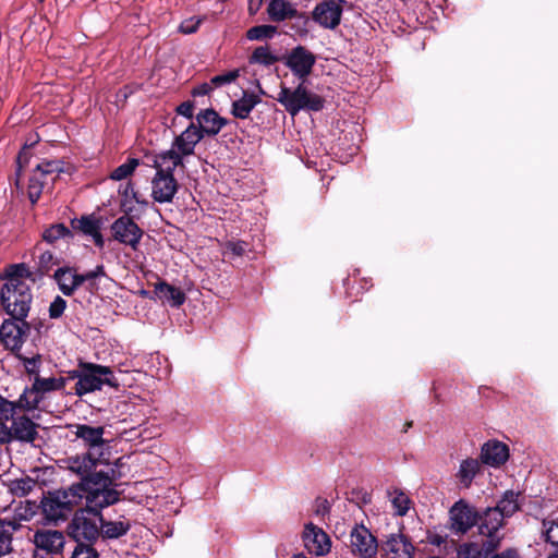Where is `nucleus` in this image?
Instances as JSON below:
<instances>
[{
	"label": "nucleus",
	"instance_id": "nucleus-27",
	"mask_svg": "<svg viewBox=\"0 0 558 558\" xmlns=\"http://www.w3.org/2000/svg\"><path fill=\"white\" fill-rule=\"evenodd\" d=\"M54 280L59 290L66 296L72 295L81 286L82 279L74 268L61 267L54 271Z\"/></svg>",
	"mask_w": 558,
	"mask_h": 558
},
{
	"label": "nucleus",
	"instance_id": "nucleus-60",
	"mask_svg": "<svg viewBox=\"0 0 558 558\" xmlns=\"http://www.w3.org/2000/svg\"><path fill=\"white\" fill-rule=\"evenodd\" d=\"M330 509V506H329V502L327 500H324L322 502V510H319L323 514H325L326 512H328Z\"/></svg>",
	"mask_w": 558,
	"mask_h": 558
},
{
	"label": "nucleus",
	"instance_id": "nucleus-29",
	"mask_svg": "<svg viewBox=\"0 0 558 558\" xmlns=\"http://www.w3.org/2000/svg\"><path fill=\"white\" fill-rule=\"evenodd\" d=\"M155 294L159 300L168 302L173 307H179L185 302V294L179 288L169 284L166 281H159L155 284Z\"/></svg>",
	"mask_w": 558,
	"mask_h": 558
},
{
	"label": "nucleus",
	"instance_id": "nucleus-7",
	"mask_svg": "<svg viewBox=\"0 0 558 558\" xmlns=\"http://www.w3.org/2000/svg\"><path fill=\"white\" fill-rule=\"evenodd\" d=\"M284 109L292 116H296L301 110L320 111L325 106V99L311 90H308L303 82L294 89L281 86L277 97Z\"/></svg>",
	"mask_w": 558,
	"mask_h": 558
},
{
	"label": "nucleus",
	"instance_id": "nucleus-61",
	"mask_svg": "<svg viewBox=\"0 0 558 558\" xmlns=\"http://www.w3.org/2000/svg\"><path fill=\"white\" fill-rule=\"evenodd\" d=\"M291 558H307L304 554H294Z\"/></svg>",
	"mask_w": 558,
	"mask_h": 558
},
{
	"label": "nucleus",
	"instance_id": "nucleus-58",
	"mask_svg": "<svg viewBox=\"0 0 558 558\" xmlns=\"http://www.w3.org/2000/svg\"><path fill=\"white\" fill-rule=\"evenodd\" d=\"M492 558H520L517 550L507 549L500 554L494 555Z\"/></svg>",
	"mask_w": 558,
	"mask_h": 558
},
{
	"label": "nucleus",
	"instance_id": "nucleus-40",
	"mask_svg": "<svg viewBox=\"0 0 558 558\" xmlns=\"http://www.w3.org/2000/svg\"><path fill=\"white\" fill-rule=\"evenodd\" d=\"M38 174L53 183L59 172L62 171V162L59 160H47L36 166Z\"/></svg>",
	"mask_w": 558,
	"mask_h": 558
},
{
	"label": "nucleus",
	"instance_id": "nucleus-38",
	"mask_svg": "<svg viewBox=\"0 0 558 558\" xmlns=\"http://www.w3.org/2000/svg\"><path fill=\"white\" fill-rule=\"evenodd\" d=\"M39 508H41V504L38 505L31 500L21 501L13 510L14 519L19 521H29L37 514Z\"/></svg>",
	"mask_w": 558,
	"mask_h": 558
},
{
	"label": "nucleus",
	"instance_id": "nucleus-24",
	"mask_svg": "<svg viewBox=\"0 0 558 558\" xmlns=\"http://www.w3.org/2000/svg\"><path fill=\"white\" fill-rule=\"evenodd\" d=\"M99 537L102 539H118L129 533L131 530L130 520L121 517L119 520H108L99 514Z\"/></svg>",
	"mask_w": 558,
	"mask_h": 558
},
{
	"label": "nucleus",
	"instance_id": "nucleus-53",
	"mask_svg": "<svg viewBox=\"0 0 558 558\" xmlns=\"http://www.w3.org/2000/svg\"><path fill=\"white\" fill-rule=\"evenodd\" d=\"M80 279H82V286L86 283V289L88 291L94 292L95 290L98 289V283L96 282L98 278L93 270H89L85 274H81Z\"/></svg>",
	"mask_w": 558,
	"mask_h": 558
},
{
	"label": "nucleus",
	"instance_id": "nucleus-54",
	"mask_svg": "<svg viewBox=\"0 0 558 558\" xmlns=\"http://www.w3.org/2000/svg\"><path fill=\"white\" fill-rule=\"evenodd\" d=\"M194 108H195L194 102L191 100H186V101H183L182 104H180L177 107L175 111L178 114L192 120L194 118Z\"/></svg>",
	"mask_w": 558,
	"mask_h": 558
},
{
	"label": "nucleus",
	"instance_id": "nucleus-55",
	"mask_svg": "<svg viewBox=\"0 0 558 558\" xmlns=\"http://www.w3.org/2000/svg\"><path fill=\"white\" fill-rule=\"evenodd\" d=\"M213 88L214 87H213L211 82L210 83H203V84L196 86L195 88H193L192 95L194 97L205 96V95H208L213 90Z\"/></svg>",
	"mask_w": 558,
	"mask_h": 558
},
{
	"label": "nucleus",
	"instance_id": "nucleus-17",
	"mask_svg": "<svg viewBox=\"0 0 558 558\" xmlns=\"http://www.w3.org/2000/svg\"><path fill=\"white\" fill-rule=\"evenodd\" d=\"M33 543L38 551L54 556L62 554L65 536L58 530L41 529L35 532Z\"/></svg>",
	"mask_w": 558,
	"mask_h": 558
},
{
	"label": "nucleus",
	"instance_id": "nucleus-4",
	"mask_svg": "<svg viewBox=\"0 0 558 558\" xmlns=\"http://www.w3.org/2000/svg\"><path fill=\"white\" fill-rule=\"evenodd\" d=\"M68 378L75 379L74 393L83 397L102 389L105 385L111 388H118L119 383L109 366L80 362L76 369L70 371Z\"/></svg>",
	"mask_w": 558,
	"mask_h": 558
},
{
	"label": "nucleus",
	"instance_id": "nucleus-12",
	"mask_svg": "<svg viewBox=\"0 0 558 558\" xmlns=\"http://www.w3.org/2000/svg\"><path fill=\"white\" fill-rule=\"evenodd\" d=\"M351 551L360 558H373L378 551L377 538L363 524H355L350 532Z\"/></svg>",
	"mask_w": 558,
	"mask_h": 558
},
{
	"label": "nucleus",
	"instance_id": "nucleus-45",
	"mask_svg": "<svg viewBox=\"0 0 558 558\" xmlns=\"http://www.w3.org/2000/svg\"><path fill=\"white\" fill-rule=\"evenodd\" d=\"M482 548L476 543H463L457 549V558H478Z\"/></svg>",
	"mask_w": 558,
	"mask_h": 558
},
{
	"label": "nucleus",
	"instance_id": "nucleus-3",
	"mask_svg": "<svg viewBox=\"0 0 558 558\" xmlns=\"http://www.w3.org/2000/svg\"><path fill=\"white\" fill-rule=\"evenodd\" d=\"M66 468L76 474L81 482L72 484L69 488H110L117 486L116 483L121 476V459H118L113 465L107 463L108 470L97 471V466L102 463L101 458L94 456L93 452H85L70 457L65 460Z\"/></svg>",
	"mask_w": 558,
	"mask_h": 558
},
{
	"label": "nucleus",
	"instance_id": "nucleus-13",
	"mask_svg": "<svg viewBox=\"0 0 558 558\" xmlns=\"http://www.w3.org/2000/svg\"><path fill=\"white\" fill-rule=\"evenodd\" d=\"M504 518L501 512L495 507L487 508L480 517L478 530L480 534L487 536L486 542L483 544L487 553L493 551L499 545L500 538L496 533L502 526Z\"/></svg>",
	"mask_w": 558,
	"mask_h": 558
},
{
	"label": "nucleus",
	"instance_id": "nucleus-36",
	"mask_svg": "<svg viewBox=\"0 0 558 558\" xmlns=\"http://www.w3.org/2000/svg\"><path fill=\"white\" fill-rule=\"evenodd\" d=\"M48 184H52V182H50L48 179H44L43 177H40L37 170L33 172L28 183V198L32 202V204L37 203L44 189Z\"/></svg>",
	"mask_w": 558,
	"mask_h": 558
},
{
	"label": "nucleus",
	"instance_id": "nucleus-22",
	"mask_svg": "<svg viewBox=\"0 0 558 558\" xmlns=\"http://www.w3.org/2000/svg\"><path fill=\"white\" fill-rule=\"evenodd\" d=\"M71 226L74 230L90 236L97 247L102 248L105 246V240L100 231L102 226L100 218L94 215L82 216L80 219L72 220Z\"/></svg>",
	"mask_w": 558,
	"mask_h": 558
},
{
	"label": "nucleus",
	"instance_id": "nucleus-44",
	"mask_svg": "<svg viewBox=\"0 0 558 558\" xmlns=\"http://www.w3.org/2000/svg\"><path fill=\"white\" fill-rule=\"evenodd\" d=\"M19 359L22 361L23 366L28 375L34 377L39 376L41 365V357L39 354H36L31 357L19 355Z\"/></svg>",
	"mask_w": 558,
	"mask_h": 558
},
{
	"label": "nucleus",
	"instance_id": "nucleus-39",
	"mask_svg": "<svg viewBox=\"0 0 558 558\" xmlns=\"http://www.w3.org/2000/svg\"><path fill=\"white\" fill-rule=\"evenodd\" d=\"M141 161L138 158H129L124 163L117 167L109 175V178L113 181H122L128 179L136 168L140 166Z\"/></svg>",
	"mask_w": 558,
	"mask_h": 558
},
{
	"label": "nucleus",
	"instance_id": "nucleus-25",
	"mask_svg": "<svg viewBox=\"0 0 558 558\" xmlns=\"http://www.w3.org/2000/svg\"><path fill=\"white\" fill-rule=\"evenodd\" d=\"M23 327L15 322L4 320L0 327V342L8 350H20L23 344Z\"/></svg>",
	"mask_w": 558,
	"mask_h": 558
},
{
	"label": "nucleus",
	"instance_id": "nucleus-33",
	"mask_svg": "<svg viewBox=\"0 0 558 558\" xmlns=\"http://www.w3.org/2000/svg\"><path fill=\"white\" fill-rule=\"evenodd\" d=\"M278 61L279 57L274 53L268 45L256 47L248 58L250 64H260L264 66H270Z\"/></svg>",
	"mask_w": 558,
	"mask_h": 558
},
{
	"label": "nucleus",
	"instance_id": "nucleus-48",
	"mask_svg": "<svg viewBox=\"0 0 558 558\" xmlns=\"http://www.w3.org/2000/svg\"><path fill=\"white\" fill-rule=\"evenodd\" d=\"M202 24V19L199 17H190L181 22L179 26V32L185 35L194 34L199 28Z\"/></svg>",
	"mask_w": 558,
	"mask_h": 558
},
{
	"label": "nucleus",
	"instance_id": "nucleus-23",
	"mask_svg": "<svg viewBox=\"0 0 558 558\" xmlns=\"http://www.w3.org/2000/svg\"><path fill=\"white\" fill-rule=\"evenodd\" d=\"M12 421L11 426L9 427L10 430V440L16 439L19 441L23 442H33L38 433L37 427L38 425L31 420L26 415H20L14 416Z\"/></svg>",
	"mask_w": 558,
	"mask_h": 558
},
{
	"label": "nucleus",
	"instance_id": "nucleus-56",
	"mask_svg": "<svg viewBox=\"0 0 558 558\" xmlns=\"http://www.w3.org/2000/svg\"><path fill=\"white\" fill-rule=\"evenodd\" d=\"M10 430L4 421L0 420V446L10 442Z\"/></svg>",
	"mask_w": 558,
	"mask_h": 558
},
{
	"label": "nucleus",
	"instance_id": "nucleus-34",
	"mask_svg": "<svg viewBox=\"0 0 558 558\" xmlns=\"http://www.w3.org/2000/svg\"><path fill=\"white\" fill-rule=\"evenodd\" d=\"M522 490H505L502 498L495 507L504 517L512 515L519 509V497Z\"/></svg>",
	"mask_w": 558,
	"mask_h": 558
},
{
	"label": "nucleus",
	"instance_id": "nucleus-19",
	"mask_svg": "<svg viewBox=\"0 0 558 558\" xmlns=\"http://www.w3.org/2000/svg\"><path fill=\"white\" fill-rule=\"evenodd\" d=\"M380 548L385 558H413L415 551L411 539L402 533L387 535Z\"/></svg>",
	"mask_w": 558,
	"mask_h": 558
},
{
	"label": "nucleus",
	"instance_id": "nucleus-14",
	"mask_svg": "<svg viewBox=\"0 0 558 558\" xmlns=\"http://www.w3.org/2000/svg\"><path fill=\"white\" fill-rule=\"evenodd\" d=\"M74 428L73 433L77 439L83 441L84 447L87 448L86 452H93L94 456L101 458L107 442L104 438L105 427L76 424Z\"/></svg>",
	"mask_w": 558,
	"mask_h": 558
},
{
	"label": "nucleus",
	"instance_id": "nucleus-1",
	"mask_svg": "<svg viewBox=\"0 0 558 558\" xmlns=\"http://www.w3.org/2000/svg\"><path fill=\"white\" fill-rule=\"evenodd\" d=\"M85 493L84 508L75 511L68 525L69 535L76 542L94 544L99 538V514L104 508L120 500L123 490H82Z\"/></svg>",
	"mask_w": 558,
	"mask_h": 558
},
{
	"label": "nucleus",
	"instance_id": "nucleus-11",
	"mask_svg": "<svg viewBox=\"0 0 558 558\" xmlns=\"http://www.w3.org/2000/svg\"><path fill=\"white\" fill-rule=\"evenodd\" d=\"M282 63L292 74L304 82L312 73L316 56L304 46H296L282 58Z\"/></svg>",
	"mask_w": 558,
	"mask_h": 558
},
{
	"label": "nucleus",
	"instance_id": "nucleus-62",
	"mask_svg": "<svg viewBox=\"0 0 558 558\" xmlns=\"http://www.w3.org/2000/svg\"><path fill=\"white\" fill-rule=\"evenodd\" d=\"M20 492H21V496H25L29 490L23 489V490H20Z\"/></svg>",
	"mask_w": 558,
	"mask_h": 558
},
{
	"label": "nucleus",
	"instance_id": "nucleus-37",
	"mask_svg": "<svg viewBox=\"0 0 558 558\" xmlns=\"http://www.w3.org/2000/svg\"><path fill=\"white\" fill-rule=\"evenodd\" d=\"M17 410L26 411V405L21 403V397L16 401H10L0 395V420L8 422L13 420Z\"/></svg>",
	"mask_w": 558,
	"mask_h": 558
},
{
	"label": "nucleus",
	"instance_id": "nucleus-52",
	"mask_svg": "<svg viewBox=\"0 0 558 558\" xmlns=\"http://www.w3.org/2000/svg\"><path fill=\"white\" fill-rule=\"evenodd\" d=\"M248 244L244 241H229L226 244V250L234 256H242L247 248Z\"/></svg>",
	"mask_w": 558,
	"mask_h": 558
},
{
	"label": "nucleus",
	"instance_id": "nucleus-59",
	"mask_svg": "<svg viewBox=\"0 0 558 558\" xmlns=\"http://www.w3.org/2000/svg\"><path fill=\"white\" fill-rule=\"evenodd\" d=\"M97 278L106 277L105 266L102 264L97 265L95 269H93Z\"/></svg>",
	"mask_w": 558,
	"mask_h": 558
},
{
	"label": "nucleus",
	"instance_id": "nucleus-35",
	"mask_svg": "<svg viewBox=\"0 0 558 558\" xmlns=\"http://www.w3.org/2000/svg\"><path fill=\"white\" fill-rule=\"evenodd\" d=\"M543 535L545 537V542L553 548L548 558H558V520H544Z\"/></svg>",
	"mask_w": 558,
	"mask_h": 558
},
{
	"label": "nucleus",
	"instance_id": "nucleus-8",
	"mask_svg": "<svg viewBox=\"0 0 558 558\" xmlns=\"http://www.w3.org/2000/svg\"><path fill=\"white\" fill-rule=\"evenodd\" d=\"M195 122H191L186 129L174 137L171 147L159 153L161 157L171 161L173 166L184 168L186 157L194 155L196 145L203 140Z\"/></svg>",
	"mask_w": 558,
	"mask_h": 558
},
{
	"label": "nucleus",
	"instance_id": "nucleus-47",
	"mask_svg": "<svg viewBox=\"0 0 558 558\" xmlns=\"http://www.w3.org/2000/svg\"><path fill=\"white\" fill-rule=\"evenodd\" d=\"M167 493H169V495L165 496L163 499H165V511L171 513H178L179 511V507L181 506V504L179 502V500L181 499V496H180V490H177V489H173V490H167Z\"/></svg>",
	"mask_w": 558,
	"mask_h": 558
},
{
	"label": "nucleus",
	"instance_id": "nucleus-49",
	"mask_svg": "<svg viewBox=\"0 0 558 558\" xmlns=\"http://www.w3.org/2000/svg\"><path fill=\"white\" fill-rule=\"evenodd\" d=\"M37 265H38V271L41 276L45 275L46 272H48L50 270L51 266L53 265L52 253L49 251L40 253V255L38 256Z\"/></svg>",
	"mask_w": 558,
	"mask_h": 558
},
{
	"label": "nucleus",
	"instance_id": "nucleus-9",
	"mask_svg": "<svg viewBox=\"0 0 558 558\" xmlns=\"http://www.w3.org/2000/svg\"><path fill=\"white\" fill-rule=\"evenodd\" d=\"M68 380L65 377H34L32 387L21 395V403L26 405V411L35 410L47 393L64 389Z\"/></svg>",
	"mask_w": 558,
	"mask_h": 558
},
{
	"label": "nucleus",
	"instance_id": "nucleus-63",
	"mask_svg": "<svg viewBox=\"0 0 558 558\" xmlns=\"http://www.w3.org/2000/svg\"><path fill=\"white\" fill-rule=\"evenodd\" d=\"M21 158H22V155L20 154L19 157H17L19 163L21 162Z\"/></svg>",
	"mask_w": 558,
	"mask_h": 558
},
{
	"label": "nucleus",
	"instance_id": "nucleus-21",
	"mask_svg": "<svg viewBox=\"0 0 558 558\" xmlns=\"http://www.w3.org/2000/svg\"><path fill=\"white\" fill-rule=\"evenodd\" d=\"M197 130L201 132L203 137L216 136L222 128L228 123V120L220 117L214 109L201 110L196 117Z\"/></svg>",
	"mask_w": 558,
	"mask_h": 558
},
{
	"label": "nucleus",
	"instance_id": "nucleus-51",
	"mask_svg": "<svg viewBox=\"0 0 558 558\" xmlns=\"http://www.w3.org/2000/svg\"><path fill=\"white\" fill-rule=\"evenodd\" d=\"M66 307V302L61 296H56L54 300L50 303L49 306V316L50 318H59L64 313Z\"/></svg>",
	"mask_w": 558,
	"mask_h": 558
},
{
	"label": "nucleus",
	"instance_id": "nucleus-5",
	"mask_svg": "<svg viewBox=\"0 0 558 558\" xmlns=\"http://www.w3.org/2000/svg\"><path fill=\"white\" fill-rule=\"evenodd\" d=\"M156 173L151 179V197L156 203H171L179 190V183L173 172L180 166H173L170 160L156 155L154 158Z\"/></svg>",
	"mask_w": 558,
	"mask_h": 558
},
{
	"label": "nucleus",
	"instance_id": "nucleus-18",
	"mask_svg": "<svg viewBox=\"0 0 558 558\" xmlns=\"http://www.w3.org/2000/svg\"><path fill=\"white\" fill-rule=\"evenodd\" d=\"M303 543L305 549L315 556H325L330 551L331 542L323 529L308 523L303 531Z\"/></svg>",
	"mask_w": 558,
	"mask_h": 558
},
{
	"label": "nucleus",
	"instance_id": "nucleus-50",
	"mask_svg": "<svg viewBox=\"0 0 558 558\" xmlns=\"http://www.w3.org/2000/svg\"><path fill=\"white\" fill-rule=\"evenodd\" d=\"M239 76V72L230 71L225 74L216 75L210 81L214 87H220L234 82Z\"/></svg>",
	"mask_w": 558,
	"mask_h": 558
},
{
	"label": "nucleus",
	"instance_id": "nucleus-32",
	"mask_svg": "<svg viewBox=\"0 0 558 558\" xmlns=\"http://www.w3.org/2000/svg\"><path fill=\"white\" fill-rule=\"evenodd\" d=\"M388 497L395 514L399 517L405 515L413 505L405 490H388Z\"/></svg>",
	"mask_w": 558,
	"mask_h": 558
},
{
	"label": "nucleus",
	"instance_id": "nucleus-20",
	"mask_svg": "<svg viewBox=\"0 0 558 558\" xmlns=\"http://www.w3.org/2000/svg\"><path fill=\"white\" fill-rule=\"evenodd\" d=\"M477 514L462 501L456 502L450 509V529L457 535L465 534L476 522Z\"/></svg>",
	"mask_w": 558,
	"mask_h": 558
},
{
	"label": "nucleus",
	"instance_id": "nucleus-46",
	"mask_svg": "<svg viewBox=\"0 0 558 558\" xmlns=\"http://www.w3.org/2000/svg\"><path fill=\"white\" fill-rule=\"evenodd\" d=\"M71 558H99V555L93 544L77 543Z\"/></svg>",
	"mask_w": 558,
	"mask_h": 558
},
{
	"label": "nucleus",
	"instance_id": "nucleus-15",
	"mask_svg": "<svg viewBox=\"0 0 558 558\" xmlns=\"http://www.w3.org/2000/svg\"><path fill=\"white\" fill-rule=\"evenodd\" d=\"M510 458L509 446L498 439H488L481 446L480 459L485 466L499 469Z\"/></svg>",
	"mask_w": 558,
	"mask_h": 558
},
{
	"label": "nucleus",
	"instance_id": "nucleus-42",
	"mask_svg": "<svg viewBox=\"0 0 558 558\" xmlns=\"http://www.w3.org/2000/svg\"><path fill=\"white\" fill-rule=\"evenodd\" d=\"M71 235V231L63 223L53 225L46 229L43 233V239L49 243H52L59 239Z\"/></svg>",
	"mask_w": 558,
	"mask_h": 558
},
{
	"label": "nucleus",
	"instance_id": "nucleus-31",
	"mask_svg": "<svg viewBox=\"0 0 558 558\" xmlns=\"http://www.w3.org/2000/svg\"><path fill=\"white\" fill-rule=\"evenodd\" d=\"M259 101L258 96L244 93L240 99L233 101L231 112L238 119H246Z\"/></svg>",
	"mask_w": 558,
	"mask_h": 558
},
{
	"label": "nucleus",
	"instance_id": "nucleus-28",
	"mask_svg": "<svg viewBox=\"0 0 558 558\" xmlns=\"http://www.w3.org/2000/svg\"><path fill=\"white\" fill-rule=\"evenodd\" d=\"M267 14L270 21L279 23L295 19L298 16V9L289 0H270L267 5Z\"/></svg>",
	"mask_w": 558,
	"mask_h": 558
},
{
	"label": "nucleus",
	"instance_id": "nucleus-43",
	"mask_svg": "<svg viewBox=\"0 0 558 558\" xmlns=\"http://www.w3.org/2000/svg\"><path fill=\"white\" fill-rule=\"evenodd\" d=\"M119 194L122 197L121 205L125 206L128 203H142V201L138 198V194L134 189V184L129 181L124 185H120L119 187Z\"/></svg>",
	"mask_w": 558,
	"mask_h": 558
},
{
	"label": "nucleus",
	"instance_id": "nucleus-2",
	"mask_svg": "<svg viewBox=\"0 0 558 558\" xmlns=\"http://www.w3.org/2000/svg\"><path fill=\"white\" fill-rule=\"evenodd\" d=\"M3 279L5 283L1 289V303L9 315L26 325L23 319L33 300L31 286L26 281L35 282L34 272L24 263L12 264L5 268Z\"/></svg>",
	"mask_w": 558,
	"mask_h": 558
},
{
	"label": "nucleus",
	"instance_id": "nucleus-41",
	"mask_svg": "<svg viewBox=\"0 0 558 558\" xmlns=\"http://www.w3.org/2000/svg\"><path fill=\"white\" fill-rule=\"evenodd\" d=\"M277 33V27L274 25H256L247 29L246 38L248 40H263L271 39Z\"/></svg>",
	"mask_w": 558,
	"mask_h": 558
},
{
	"label": "nucleus",
	"instance_id": "nucleus-6",
	"mask_svg": "<svg viewBox=\"0 0 558 558\" xmlns=\"http://www.w3.org/2000/svg\"><path fill=\"white\" fill-rule=\"evenodd\" d=\"M85 493L82 490H47L43 495L41 510L49 522L65 520L82 499Z\"/></svg>",
	"mask_w": 558,
	"mask_h": 558
},
{
	"label": "nucleus",
	"instance_id": "nucleus-30",
	"mask_svg": "<svg viewBox=\"0 0 558 558\" xmlns=\"http://www.w3.org/2000/svg\"><path fill=\"white\" fill-rule=\"evenodd\" d=\"M20 527L14 521L0 520V557L13 550V533Z\"/></svg>",
	"mask_w": 558,
	"mask_h": 558
},
{
	"label": "nucleus",
	"instance_id": "nucleus-10",
	"mask_svg": "<svg viewBox=\"0 0 558 558\" xmlns=\"http://www.w3.org/2000/svg\"><path fill=\"white\" fill-rule=\"evenodd\" d=\"M112 239L122 245L137 251L144 235L143 229L129 215L116 219L110 226Z\"/></svg>",
	"mask_w": 558,
	"mask_h": 558
},
{
	"label": "nucleus",
	"instance_id": "nucleus-57",
	"mask_svg": "<svg viewBox=\"0 0 558 558\" xmlns=\"http://www.w3.org/2000/svg\"><path fill=\"white\" fill-rule=\"evenodd\" d=\"M248 1V13L255 15L263 4V0H247Z\"/></svg>",
	"mask_w": 558,
	"mask_h": 558
},
{
	"label": "nucleus",
	"instance_id": "nucleus-16",
	"mask_svg": "<svg viewBox=\"0 0 558 558\" xmlns=\"http://www.w3.org/2000/svg\"><path fill=\"white\" fill-rule=\"evenodd\" d=\"M344 0H327L318 3L313 11V20L322 27L335 29L341 22Z\"/></svg>",
	"mask_w": 558,
	"mask_h": 558
},
{
	"label": "nucleus",
	"instance_id": "nucleus-26",
	"mask_svg": "<svg viewBox=\"0 0 558 558\" xmlns=\"http://www.w3.org/2000/svg\"><path fill=\"white\" fill-rule=\"evenodd\" d=\"M484 464L478 458H466L460 462L456 477L465 488L470 487L473 481L484 473Z\"/></svg>",
	"mask_w": 558,
	"mask_h": 558
}]
</instances>
